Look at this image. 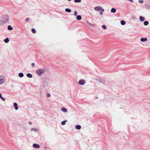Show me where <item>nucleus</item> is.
<instances>
[{"label": "nucleus", "mask_w": 150, "mask_h": 150, "mask_svg": "<svg viewBox=\"0 0 150 150\" xmlns=\"http://www.w3.org/2000/svg\"><path fill=\"white\" fill-rule=\"evenodd\" d=\"M45 71V69H37L36 71V73L39 76H41V75Z\"/></svg>", "instance_id": "obj_1"}, {"label": "nucleus", "mask_w": 150, "mask_h": 150, "mask_svg": "<svg viewBox=\"0 0 150 150\" xmlns=\"http://www.w3.org/2000/svg\"><path fill=\"white\" fill-rule=\"evenodd\" d=\"M9 17L8 15L4 16L3 18V21L4 23H6L9 20Z\"/></svg>", "instance_id": "obj_2"}, {"label": "nucleus", "mask_w": 150, "mask_h": 150, "mask_svg": "<svg viewBox=\"0 0 150 150\" xmlns=\"http://www.w3.org/2000/svg\"><path fill=\"white\" fill-rule=\"evenodd\" d=\"M85 81L83 79H81L78 82V83L80 85H83L85 83Z\"/></svg>", "instance_id": "obj_3"}, {"label": "nucleus", "mask_w": 150, "mask_h": 150, "mask_svg": "<svg viewBox=\"0 0 150 150\" xmlns=\"http://www.w3.org/2000/svg\"><path fill=\"white\" fill-rule=\"evenodd\" d=\"M5 81V79L1 76H0V85L4 83Z\"/></svg>", "instance_id": "obj_4"}, {"label": "nucleus", "mask_w": 150, "mask_h": 150, "mask_svg": "<svg viewBox=\"0 0 150 150\" xmlns=\"http://www.w3.org/2000/svg\"><path fill=\"white\" fill-rule=\"evenodd\" d=\"M33 147L37 148H39L40 147V145L38 144H33Z\"/></svg>", "instance_id": "obj_5"}, {"label": "nucleus", "mask_w": 150, "mask_h": 150, "mask_svg": "<svg viewBox=\"0 0 150 150\" xmlns=\"http://www.w3.org/2000/svg\"><path fill=\"white\" fill-rule=\"evenodd\" d=\"M94 10L96 11H99L100 10H101L102 8L100 6H98L95 7L94 8Z\"/></svg>", "instance_id": "obj_6"}, {"label": "nucleus", "mask_w": 150, "mask_h": 150, "mask_svg": "<svg viewBox=\"0 0 150 150\" xmlns=\"http://www.w3.org/2000/svg\"><path fill=\"white\" fill-rule=\"evenodd\" d=\"M61 110L62 112H65V113H66L67 112V109L66 108H64V107L62 108H61Z\"/></svg>", "instance_id": "obj_7"}, {"label": "nucleus", "mask_w": 150, "mask_h": 150, "mask_svg": "<svg viewBox=\"0 0 150 150\" xmlns=\"http://www.w3.org/2000/svg\"><path fill=\"white\" fill-rule=\"evenodd\" d=\"M140 40L142 42H144L147 40V38H142L140 39Z\"/></svg>", "instance_id": "obj_8"}, {"label": "nucleus", "mask_w": 150, "mask_h": 150, "mask_svg": "<svg viewBox=\"0 0 150 150\" xmlns=\"http://www.w3.org/2000/svg\"><path fill=\"white\" fill-rule=\"evenodd\" d=\"M14 108L16 110H17L18 109V107L17 106V104L16 103H14Z\"/></svg>", "instance_id": "obj_9"}, {"label": "nucleus", "mask_w": 150, "mask_h": 150, "mask_svg": "<svg viewBox=\"0 0 150 150\" xmlns=\"http://www.w3.org/2000/svg\"><path fill=\"white\" fill-rule=\"evenodd\" d=\"M76 19L77 20H80L81 19V17L80 15H78L77 16Z\"/></svg>", "instance_id": "obj_10"}, {"label": "nucleus", "mask_w": 150, "mask_h": 150, "mask_svg": "<svg viewBox=\"0 0 150 150\" xmlns=\"http://www.w3.org/2000/svg\"><path fill=\"white\" fill-rule=\"evenodd\" d=\"M139 19H140V21L142 22H143V21H144L145 19L144 18V17H143L142 16H140Z\"/></svg>", "instance_id": "obj_11"}, {"label": "nucleus", "mask_w": 150, "mask_h": 150, "mask_svg": "<svg viewBox=\"0 0 150 150\" xmlns=\"http://www.w3.org/2000/svg\"><path fill=\"white\" fill-rule=\"evenodd\" d=\"M87 24L90 26L92 27H94L95 26V25L93 24H91L89 22H87Z\"/></svg>", "instance_id": "obj_12"}, {"label": "nucleus", "mask_w": 150, "mask_h": 150, "mask_svg": "<svg viewBox=\"0 0 150 150\" xmlns=\"http://www.w3.org/2000/svg\"><path fill=\"white\" fill-rule=\"evenodd\" d=\"M27 76L29 78H32L33 77L32 75L29 73H28L27 74Z\"/></svg>", "instance_id": "obj_13"}, {"label": "nucleus", "mask_w": 150, "mask_h": 150, "mask_svg": "<svg viewBox=\"0 0 150 150\" xmlns=\"http://www.w3.org/2000/svg\"><path fill=\"white\" fill-rule=\"evenodd\" d=\"M9 39H8V38H6L4 40V42L5 43H8L9 42Z\"/></svg>", "instance_id": "obj_14"}, {"label": "nucleus", "mask_w": 150, "mask_h": 150, "mask_svg": "<svg viewBox=\"0 0 150 150\" xmlns=\"http://www.w3.org/2000/svg\"><path fill=\"white\" fill-rule=\"evenodd\" d=\"M65 11L66 12L68 13H70L71 12V10L69 8H66L65 9Z\"/></svg>", "instance_id": "obj_15"}, {"label": "nucleus", "mask_w": 150, "mask_h": 150, "mask_svg": "<svg viewBox=\"0 0 150 150\" xmlns=\"http://www.w3.org/2000/svg\"><path fill=\"white\" fill-rule=\"evenodd\" d=\"M116 11V10L115 8H112L111 10V12L112 13H115Z\"/></svg>", "instance_id": "obj_16"}, {"label": "nucleus", "mask_w": 150, "mask_h": 150, "mask_svg": "<svg viewBox=\"0 0 150 150\" xmlns=\"http://www.w3.org/2000/svg\"><path fill=\"white\" fill-rule=\"evenodd\" d=\"M75 127L76 129H79L81 128V126L79 125H77Z\"/></svg>", "instance_id": "obj_17"}, {"label": "nucleus", "mask_w": 150, "mask_h": 150, "mask_svg": "<svg viewBox=\"0 0 150 150\" xmlns=\"http://www.w3.org/2000/svg\"><path fill=\"white\" fill-rule=\"evenodd\" d=\"M99 81L100 83H101L103 84H105V81L104 80L102 79H100L99 80Z\"/></svg>", "instance_id": "obj_18"}, {"label": "nucleus", "mask_w": 150, "mask_h": 150, "mask_svg": "<svg viewBox=\"0 0 150 150\" xmlns=\"http://www.w3.org/2000/svg\"><path fill=\"white\" fill-rule=\"evenodd\" d=\"M8 29L9 30H13V28L10 25H9L8 26Z\"/></svg>", "instance_id": "obj_19"}, {"label": "nucleus", "mask_w": 150, "mask_h": 150, "mask_svg": "<svg viewBox=\"0 0 150 150\" xmlns=\"http://www.w3.org/2000/svg\"><path fill=\"white\" fill-rule=\"evenodd\" d=\"M18 75L19 77H22L23 76L24 74L22 73H19Z\"/></svg>", "instance_id": "obj_20"}, {"label": "nucleus", "mask_w": 150, "mask_h": 150, "mask_svg": "<svg viewBox=\"0 0 150 150\" xmlns=\"http://www.w3.org/2000/svg\"><path fill=\"white\" fill-rule=\"evenodd\" d=\"M104 10L103 9H101L100 11V15H102L103 14V13L104 12Z\"/></svg>", "instance_id": "obj_21"}, {"label": "nucleus", "mask_w": 150, "mask_h": 150, "mask_svg": "<svg viewBox=\"0 0 150 150\" xmlns=\"http://www.w3.org/2000/svg\"><path fill=\"white\" fill-rule=\"evenodd\" d=\"M149 22L147 21H145L144 23V24L145 25H147L149 24Z\"/></svg>", "instance_id": "obj_22"}, {"label": "nucleus", "mask_w": 150, "mask_h": 150, "mask_svg": "<svg viewBox=\"0 0 150 150\" xmlns=\"http://www.w3.org/2000/svg\"><path fill=\"white\" fill-rule=\"evenodd\" d=\"M120 23L122 25H124L125 24V22L124 21H121Z\"/></svg>", "instance_id": "obj_23"}, {"label": "nucleus", "mask_w": 150, "mask_h": 150, "mask_svg": "<svg viewBox=\"0 0 150 150\" xmlns=\"http://www.w3.org/2000/svg\"><path fill=\"white\" fill-rule=\"evenodd\" d=\"M67 120H65L62 121L61 122L62 125H64L65 124V123L67 122Z\"/></svg>", "instance_id": "obj_24"}, {"label": "nucleus", "mask_w": 150, "mask_h": 150, "mask_svg": "<svg viewBox=\"0 0 150 150\" xmlns=\"http://www.w3.org/2000/svg\"><path fill=\"white\" fill-rule=\"evenodd\" d=\"M32 31L33 33H35L36 32L34 28H32Z\"/></svg>", "instance_id": "obj_25"}, {"label": "nucleus", "mask_w": 150, "mask_h": 150, "mask_svg": "<svg viewBox=\"0 0 150 150\" xmlns=\"http://www.w3.org/2000/svg\"><path fill=\"white\" fill-rule=\"evenodd\" d=\"M31 131H38V129L36 128H32L31 129Z\"/></svg>", "instance_id": "obj_26"}, {"label": "nucleus", "mask_w": 150, "mask_h": 150, "mask_svg": "<svg viewBox=\"0 0 150 150\" xmlns=\"http://www.w3.org/2000/svg\"><path fill=\"white\" fill-rule=\"evenodd\" d=\"M146 8L147 9H150V6L147 5L146 6Z\"/></svg>", "instance_id": "obj_27"}, {"label": "nucleus", "mask_w": 150, "mask_h": 150, "mask_svg": "<svg viewBox=\"0 0 150 150\" xmlns=\"http://www.w3.org/2000/svg\"><path fill=\"white\" fill-rule=\"evenodd\" d=\"M102 27L104 29H106V26L105 25H102Z\"/></svg>", "instance_id": "obj_28"}, {"label": "nucleus", "mask_w": 150, "mask_h": 150, "mask_svg": "<svg viewBox=\"0 0 150 150\" xmlns=\"http://www.w3.org/2000/svg\"><path fill=\"white\" fill-rule=\"evenodd\" d=\"M77 11H74V15L75 16H77Z\"/></svg>", "instance_id": "obj_29"}, {"label": "nucleus", "mask_w": 150, "mask_h": 150, "mask_svg": "<svg viewBox=\"0 0 150 150\" xmlns=\"http://www.w3.org/2000/svg\"><path fill=\"white\" fill-rule=\"evenodd\" d=\"M81 1V0H74L75 2H80Z\"/></svg>", "instance_id": "obj_30"}, {"label": "nucleus", "mask_w": 150, "mask_h": 150, "mask_svg": "<svg viewBox=\"0 0 150 150\" xmlns=\"http://www.w3.org/2000/svg\"><path fill=\"white\" fill-rule=\"evenodd\" d=\"M50 96V94L47 93V94L46 96L47 97H49Z\"/></svg>", "instance_id": "obj_31"}, {"label": "nucleus", "mask_w": 150, "mask_h": 150, "mask_svg": "<svg viewBox=\"0 0 150 150\" xmlns=\"http://www.w3.org/2000/svg\"><path fill=\"white\" fill-rule=\"evenodd\" d=\"M35 65V64L34 63H32L31 64V66L33 68L34 67Z\"/></svg>", "instance_id": "obj_32"}, {"label": "nucleus", "mask_w": 150, "mask_h": 150, "mask_svg": "<svg viewBox=\"0 0 150 150\" xmlns=\"http://www.w3.org/2000/svg\"><path fill=\"white\" fill-rule=\"evenodd\" d=\"M139 2L141 3H142L143 2V1L142 0H139Z\"/></svg>", "instance_id": "obj_33"}, {"label": "nucleus", "mask_w": 150, "mask_h": 150, "mask_svg": "<svg viewBox=\"0 0 150 150\" xmlns=\"http://www.w3.org/2000/svg\"><path fill=\"white\" fill-rule=\"evenodd\" d=\"M1 99L3 101H5V99L3 97H2V98H1Z\"/></svg>", "instance_id": "obj_34"}, {"label": "nucleus", "mask_w": 150, "mask_h": 150, "mask_svg": "<svg viewBox=\"0 0 150 150\" xmlns=\"http://www.w3.org/2000/svg\"><path fill=\"white\" fill-rule=\"evenodd\" d=\"M29 18H27L26 20H25V21L26 22H27L29 20Z\"/></svg>", "instance_id": "obj_35"}, {"label": "nucleus", "mask_w": 150, "mask_h": 150, "mask_svg": "<svg viewBox=\"0 0 150 150\" xmlns=\"http://www.w3.org/2000/svg\"><path fill=\"white\" fill-rule=\"evenodd\" d=\"M2 96L1 94L0 93V98H2Z\"/></svg>", "instance_id": "obj_36"}, {"label": "nucleus", "mask_w": 150, "mask_h": 150, "mask_svg": "<svg viewBox=\"0 0 150 150\" xmlns=\"http://www.w3.org/2000/svg\"><path fill=\"white\" fill-rule=\"evenodd\" d=\"M129 1L131 2H133V0H129Z\"/></svg>", "instance_id": "obj_37"}, {"label": "nucleus", "mask_w": 150, "mask_h": 150, "mask_svg": "<svg viewBox=\"0 0 150 150\" xmlns=\"http://www.w3.org/2000/svg\"><path fill=\"white\" fill-rule=\"evenodd\" d=\"M29 124H30V125H31V124H32V122H29Z\"/></svg>", "instance_id": "obj_38"}, {"label": "nucleus", "mask_w": 150, "mask_h": 150, "mask_svg": "<svg viewBox=\"0 0 150 150\" xmlns=\"http://www.w3.org/2000/svg\"><path fill=\"white\" fill-rule=\"evenodd\" d=\"M68 0V1H71V0Z\"/></svg>", "instance_id": "obj_39"}]
</instances>
